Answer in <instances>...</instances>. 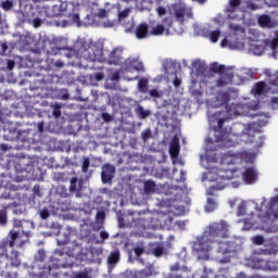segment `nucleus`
<instances>
[{
  "label": "nucleus",
  "mask_w": 278,
  "mask_h": 278,
  "mask_svg": "<svg viewBox=\"0 0 278 278\" xmlns=\"http://www.w3.org/2000/svg\"><path fill=\"white\" fill-rule=\"evenodd\" d=\"M230 227L229 222L225 219L210 223L199 240L198 253H210L214 249V244L219 245L217 251L222 255L231 253V243L225 242V240L231 238Z\"/></svg>",
  "instance_id": "1"
},
{
  "label": "nucleus",
  "mask_w": 278,
  "mask_h": 278,
  "mask_svg": "<svg viewBox=\"0 0 278 278\" xmlns=\"http://www.w3.org/2000/svg\"><path fill=\"white\" fill-rule=\"evenodd\" d=\"M230 179H233V169L225 167L219 169L215 177L216 186L208 187L207 197H216L217 190H225L227 181H230Z\"/></svg>",
  "instance_id": "2"
},
{
  "label": "nucleus",
  "mask_w": 278,
  "mask_h": 278,
  "mask_svg": "<svg viewBox=\"0 0 278 278\" xmlns=\"http://www.w3.org/2000/svg\"><path fill=\"white\" fill-rule=\"evenodd\" d=\"M223 114H225V111L215 112L213 115L210 116L211 123H216L217 121V128L214 127L215 142H223V140H225V132H223V126L228 118L223 117Z\"/></svg>",
  "instance_id": "3"
},
{
  "label": "nucleus",
  "mask_w": 278,
  "mask_h": 278,
  "mask_svg": "<svg viewBox=\"0 0 278 278\" xmlns=\"http://www.w3.org/2000/svg\"><path fill=\"white\" fill-rule=\"evenodd\" d=\"M77 51L79 55L88 62H97V60H99V55L103 53V51L97 48V46H90L88 43H83Z\"/></svg>",
  "instance_id": "4"
},
{
  "label": "nucleus",
  "mask_w": 278,
  "mask_h": 278,
  "mask_svg": "<svg viewBox=\"0 0 278 278\" xmlns=\"http://www.w3.org/2000/svg\"><path fill=\"white\" fill-rule=\"evenodd\" d=\"M58 245L61 247L60 250H55L54 253L55 255H59L62 257V255H73V251H75V248H72L71 244V235L64 233L63 238L59 237L58 240Z\"/></svg>",
  "instance_id": "5"
},
{
  "label": "nucleus",
  "mask_w": 278,
  "mask_h": 278,
  "mask_svg": "<svg viewBox=\"0 0 278 278\" xmlns=\"http://www.w3.org/2000/svg\"><path fill=\"white\" fill-rule=\"evenodd\" d=\"M9 236H10L9 247L13 249V247L17 244V247H20L21 249L25 245V242H27V240H23V236H26V238H29V232L25 233V232L11 230Z\"/></svg>",
  "instance_id": "6"
},
{
  "label": "nucleus",
  "mask_w": 278,
  "mask_h": 278,
  "mask_svg": "<svg viewBox=\"0 0 278 278\" xmlns=\"http://www.w3.org/2000/svg\"><path fill=\"white\" fill-rule=\"evenodd\" d=\"M116 173V167L114 165L105 164L102 166L101 179L102 184H110L114 179V174Z\"/></svg>",
  "instance_id": "7"
},
{
  "label": "nucleus",
  "mask_w": 278,
  "mask_h": 278,
  "mask_svg": "<svg viewBox=\"0 0 278 278\" xmlns=\"http://www.w3.org/2000/svg\"><path fill=\"white\" fill-rule=\"evenodd\" d=\"M108 62L110 65L118 66V64L123 62V49L121 48L113 49L109 54Z\"/></svg>",
  "instance_id": "8"
},
{
  "label": "nucleus",
  "mask_w": 278,
  "mask_h": 278,
  "mask_svg": "<svg viewBox=\"0 0 278 278\" xmlns=\"http://www.w3.org/2000/svg\"><path fill=\"white\" fill-rule=\"evenodd\" d=\"M172 10L176 21H178V23H184V18L186 17V5L181 3H174L172 4Z\"/></svg>",
  "instance_id": "9"
},
{
  "label": "nucleus",
  "mask_w": 278,
  "mask_h": 278,
  "mask_svg": "<svg viewBox=\"0 0 278 278\" xmlns=\"http://www.w3.org/2000/svg\"><path fill=\"white\" fill-rule=\"evenodd\" d=\"M242 178L247 184H255L257 181V170L254 167H248L243 172Z\"/></svg>",
  "instance_id": "10"
},
{
  "label": "nucleus",
  "mask_w": 278,
  "mask_h": 278,
  "mask_svg": "<svg viewBox=\"0 0 278 278\" xmlns=\"http://www.w3.org/2000/svg\"><path fill=\"white\" fill-rule=\"evenodd\" d=\"M233 79V73L223 72L219 74V78L216 80L217 88H223L231 84Z\"/></svg>",
  "instance_id": "11"
},
{
  "label": "nucleus",
  "mask_w": 278,
  "mask_h": 278,
  "mask_svg": "<svg viewBox=\"0 0 278 278\" xmlns=\"http://www.w3.org/2000/svg\"><path fill=\"white\" fill-rule=\"evenodd\" d=\"M62 266V263H60V260L51 257L48 265L43 266L45 270H48V275H53L54 277H58V273L54 270H58Z\"/></svg>",
  "instance_id": "12"
},
{
  "label": "nucleus",
  "mask_w": 278,
  "mask_h": 278,
  "mask_svg": "<svg viewBox=\"0 0 278 278\" xmlns=\"http://www.w3.org/2000/svg\"><path fill=\"white\" fill-rule=\"evenodd\" d=\"M135 36L138 40H144V38L149 37V24L141 23L137 26L135 30Z\"/></svg>",
  "instance_id": "13"
},
{
  "label": "nucleus",
  "mask_w": 278,
  "mask_h": 278,
  "mask_svg": "<svg viewBox=\"0 0 278 278\" xmlns=\"http://www.w3.org/2000/svg\"><path fill=\"white\" fill-rule=\"evenodd\" d=\"M260 27H266L267 29H273V27L277 26V23L273 21L269 15L263 14L258 17Z\"/></svg>",
  "instance_id": "14"
},
{
  "label": "nucleus",
  "mask_w": 278,
  "mask_h": 278,
  "mask_svg": "<svg viewBox=\"0 0 278 278\" xmlns=\"http://www.w3.org/2000/svg\"><path fill=\"white\" fill-rule=\"evenodd\" d=\"M218 103L220 105H225L226 111L229 112L228 105L229 101H231V93L229 91H222L216 97Z\"/></svg>",
  "instance_id": "15"
},
{
  "label": "nucleus",
  "mask_w": 278,
  "mask_h": 278,
  "mask_svg": "<svg viewBox=\"0 0 278 278\" xmlns=\"http://www.w3.org/2000/svg\"><path fill=\"white\" fill-rule=\"evenodd\" d=\"M173 212L162 213L159 215V220L164 227H173Z\"/></svg>",
  "instance_id": "16"
},
{
  "label": "nucleus",
  "mask_w": 278,
  "mask_h": 278,
  "mask_svg": "<svg viewBox=\"0 0 278 278\" xmlns=\"http://www.w3.org/2000/svg\"><path fill=\"white\" fill-rule=\"evenodd\" d=\"M179 139H173L169 146L170 157H179Z\"/></svg>",
  "instance_id": "17"
},
{
  "label": "nucleus",
  "mask_w": 278,
  "mask_h": 278,
  "mask_svg": "<svg viewBox=\"0 0 278 278\" xmlns=\"http://www.w3.org/2000/svg\"><path fill=\"white\" fill-rule=\"evenodd\" d=\"M264 92H266V83L264 81L256 83L252 88L253 94H264Z\"/></svg>",
  "instance_id": "18"
},
{
  "label": "nucleus",
  "mask_w": 278,
  "mask_h": 278,
  "mask_svg": "<svg viewBox=\"0 0 278 278\" xmlns=\"http://www.w3.org/2000/svg\"><path fill=\"white\" fill-rule=\"evenodd\" d=\"M143 190H144L146 194H153L156 190L155 181L147 180L143 184Z\"/></svg>",
  "instance_id": "19"
},
{
  "label": "nucleus",
  "mask_w": 278,
  "mask_h": 278,
  "mask_svg": "<svg viewBox=\"0 0 278 278\" xmlns=\"http://www.w3.org/2000/svg\"><path fill=\"white\" fill-rule=\"evenodd\" d=\"M70 192H81V182H79L77 177L71 179Z\"/></svg>",
  "instance_id": "20"
},
{
  "label": "nucleus",
  "mask_w": 278,
  "mask_h": 278,
  "mask_svg": "<svg viewBox=\"0 0 278 278\" xmlns=\"http://www.w3.org/2000/svg\"><path fill=\"white\" fill-rule=\"evenodd\" d=\"M121 260V252H118V250L111 252V254L108 257V264H110L111 266H114V264H118Z\"/></svg>",
  "instance_id": "21"
},
{
  "label": "nucleus",
  "mask_w": 278,
  "mask_h": 278,
  "mask_svg": "<svg viewBox=\"0 0 278 278\" xmlns=\"http://www.w3.org/2000/svg\"><path fill=\"white\" fill-rule=\"evenodd\" d=\"M218 207V203H216V199L214 198H207L206 200V205H205V211L208 213H212Z\"/></svg>",
  "instance_id": "22"
},
{
  "label": "nucleus",
  "mask_w": 278,
  "mask_h": 278,
  "mask_svg": "<svg viewBox=\"0 0 278 278\" xmlns=\"http://www.w3.org/2000/svg\"><path fill=\"white\" fill-rule=\"evenodd\" d=\"M138 89L143 93L149 92V80L147 78L139 79Z\"/></svg>",
  "instance_id": "23"
},
{
  "label": "nucleus",
  "mask_w": 278,
  "mask_h": 278,
  "mask_svg": "<svg viewBox=\"0 0 278 278\" xmlns=\"http://www.w3.org/2000/svg\"><path fill=\"white\" fill-rule=\"evenodd\" d=\"M153 276V269L151 267H147L144 269H141L137 274V278H149Z\"/></svg>",
  "instance_id": "24"
},
{
  "label": "nucleus",
  "mask_w": 278,
  "mask_h": 278,
  "mask_svg": "<svg viewBox=\"0 0 278 278\" xmlns=\"http://www.w3.org/2000/svg\"><path fill=\"white\" fill-rule=\"evenodd\" d=\"M210 71H212L213 73H218V75H222L223 73L227 72L225 70V65H220L218 63L211 64Z\"/></svg>",
  "instance_id": "25"
},
{
  "label": "nucleus",
  "mask_w": 278,
  "mask_h": 278,
  "mask_svg": "<svg viewBox=\"0 0 278 278\" xmlns=\"http://www.w3.org/2000/svg\"><path fill=\"white\" fill-rule=\"evenodd\" d=\"M165 27L162 24L156 25L152 30L150 31L151 36H162L165 31Z\"/></svg>",
  "instance_id": "26"
},
{
  "label": "nucleus",
  "mask_w": 278,
  "mask_h": 278,
  "mask_svg": "<svg viewBox=\"0 0 278 278\" xmlns=\"http://www.w3.org/2000/svg\"><path fill=\"white\" fill-rule=\"evenodd\" d=\"M233 164V155L224 154L222 157V166H231Z\"/></svg>",
  "instance_id": "27"
},
{
  "label": "nucleus",
  "mask_w": 278,
  "mask_h": 278,
  "mask_svg": "<svg viewBox=\"0 0 278 278\" xmlns=\"http://www.w3.org/2000/svg\"><path fill=\"white\" fill-rule=\"evenodd\" d=\"M165 253L166 250H164V247L160 244L152 250V254L154 257H162V255H164Z\"/></svg>",
  "instance_id": "28"
},
{
  "label": "nucleus",
  "mask_w": 278,
  "mask_h": 278,
  "mask_svg": "<svg viewBox=\"0 0 278 278\" xmlns=\"http://www.w3.org/2000/svg\"><path fill=\"white\" fill-rule=\"evenodd\" d=\"M195 72L198 75L203 76L205 73H207V65L203 63H199L195 65Z\"/></svg>",
  "instance_id": "29"
},
{
  "label": "nucleus",
  "mask_w": 278,
  "mask_h": 278,
  "mask_svg": "<svg viewBox=\"0 0 278 278\" xmlns=\"http://www.w3.org/2000/svg\"><path fill=\"white\" fill-rule=\"evenodd\" d=\"M137 112L139 114V118L141 119H144V118H148V116H151V111L144 110V108L142 106H139Z\"/></svg>",
  "instance_id": "30"
},
{
  "label": "nucleus",
  "mask_w": 278,
  "mask_h": 278,
  "mask_svg": "<svg viewBox=\"0 0 278 278\" xmlns=\"http://www.w3.org/2000/svg\"><path fill=\"white\" fill-rule=\"evenodd\" d=\"M62 104L60 103H55L53 105V111H52V114L54 116V118H60L62 116Z\"/></svg>",
  "instance_id": "31"
},
{
  "label": "nucleus",
  "mask_w": 278,
  "mask_h": 278,
  "mask_svg": "<svg viewBox=\"0 0 278 278\" xmlns=\"http://www.w3.org/2000/svg\"><path fill=\"white\" fill-rule=\"evenodd\" d=\"M46 257H47V252H45L43 249L38 250V252L35 255V260L37 262H45Z\"/></svg>",
  "instance_id": "32"
},
{
  "label": "nucleus",
  "mask_w": 278,
  "mask_h": 278,
  "mask_svg": "<svg viewBox=\"0 0 278 278\" xmlns=\"http://www.w3.org/2000/svg\"><path fill=\"white\" fill-rule=\"evenodd\" d=\"M229 3H230L231 9H229L228 12H231L233 14V12H236V8H240V4L242 3V1L241 0H230Z\"/></svg>",
  "instance_id": "33"
},
{
  "label": "nucleus",
  "mask_w": 278,
  "mask_h": 278,
  "mask_svg": "<svg viewBox=\"0 0 278 278\" xmlns=\"http://www.w3.org/2000/svg\"><path fill=\"white\" fill-rule=\"evenodd\" d=\"M218 38H220V30H213L210 33L211 42H218Z\"/></svg>",
  "instance_id": "34"
},
{
  "label": "nucleus",
  "mask_w": 278,
  "mask_h": 278,
  "mask_svg": "<svg viewBox=\"0 0 278 278\" xmlns=\"http://www.w3.org/2000/svg\"><path fill=\"white\" fill-rule=\"evenodd\" d=\"M90 168V159L88 156H84L81 170L83 173H88V169Z\"/></svg>",
  "instance_id": "35"
},
{
  "label": "nucleus",
  "mask_w": 278,
  "mask_h": 278,
  "mask_svg": "<svg viewBox=\"0 0 278 278\" xmlns=\"http://www.w3.org/2000/svg\"><path fill=\"white\" fill-rule=\"evenodd\" d=\"M247 214V204L240 203L237 208V216H245Z\"/></svg>",
  "instance_id": "36"
},
{
  "label": "nucleus",
  "mask_w": 278,
  "mask_h": 278,
  "mask_svg": "<svg viewBox=\"0 0 278 278\" xmlns=\"http://www.w3.org/2000/svg\"><path fill=\"white\" fill-rule=\"evenodd\" d=\"M132 68L134 71H137L138 73H144V65L142 64V62H134L132 63Z\"/></svg>",
  "instance_id": "37"
},
{
  "label": "nucleus",
  "mask_w": 278,
  "mask_h": 278,
  "mask_svg": "<svg viewBox=\"0 0 278 278\" xmlns=\"http://www.w3.org/2000/svg\"><path fill=\"white\" fill-rule=\"evenodd\" d=\"M0 225H8V211H0Z\"/></svg>",
  "instance_id": "38"
},
{
  "label": "nucleus",
  "mask_w": 278,
  "mask_h": 278,
  "mask_svg": "<svg viewBox=\"0 0 278 278\" xmlns=\"http://www.w3.org/2000/svg\"><path fill=\"white\" fill-rule=\"evenodd\" d=\"M130 12H131V9H124L123 11H121L118 13V20L119 21H125V18H127V16H129Z\"/></svg>",
  "instance_id": "39"
},
{
  "label": "nucleus",
  "mask_w": 278,
  "mask_h": 278,
  "mask_svg": "<svg viewBox=\"0 0 278 278\" xmlns=\"http://www.w3.org/2000/svg\"><path fill=\"white\" fill-rule=\"evenodd\" d=\"M149 94H150V97H152V99H162V97H163L162 91H157V89H151L149 91Z\"/></svg>",
  "instance_id": "40"
},
{
  "label": "nucleus",
  "mask_w": 278,
  "mask_h": 278,
  "mask_svg": "<svg viewBox=\"0 0 278 278\" xmlns=\"http://www.w3.org/2000/svg\"><path fill=\"white\" fill-rule=\"evenodd\" d=\"M39 216H40V218H42V220H47V218H49V216H51V213L49 212V210L43 208L39 212Z\"/></svg>",
  "instance_id": "41"
},
{
  "label": "nucleus",
  "mask_w": 278,
  "mask_h": 278,
  "mask_svg": "<svg viewBox=\"0 0 278 278\" xmlns=\"http://www.w3.org/2000/svg\"><path fill=\"white\" fill-rule=\"evenodd\" d=\"M11 266H14L15 268H18V266H21V258H18L17 254H15V257L11 258Z\"/></svg>",
  "instance_id": "42"
},
{
  "label": "nucleus",
  "mask_w": 278,
  "mask_h": 278,
  "mask_svg": "<svg viewBox=\"0 0 278 278\" xmlns=\"http://www.w3.org/2000/svg\"><path fill=\"white\" fill-rule=\"evenodd\" d=\"M141 138H142L143 142H147V140H149V138H151V129H146L141 134Z\"/></svg>",
  "instance_id": "43"
},
{
  "label": "nucleus",
  "mask_w": 278,
  "mask_h": 278,
  "mask_svg": "<svg viewBox=\"0 0 278 278\" xmlns=\"http://www.w3.org/2000/svg\"><path fill=\"white\" fill-rule=\"evenodd\" d=\"M254 244L262 245L264 244V237L263 236H255L253 237Z\"/></svg>",
  "instance_id": "44"
},
{
  "label": "nucleus",
  "mask_w": 278,
  "mask_h": 278,
  "mask_svg": "<svg viewBox=\"0 0 278 278\" xmlns=\"http://www.w3.org/2000/svg\"><path fill=\"white\" fill-rule=\"evenodd\" d=\"M50 229H53L55 233H60V229H62V226L58 222H54L50 225Z\"/></svg>",
  "instance_id": "45"
},
{
  "label": "nucleus",
  "mask_w": 278,
  "mask_h": 278,
  "mask_svg": "<svg viewBox=\"0 0 278 278\" xmlns=\"http://www.w3.org/2000/svg\"><path fill=\"white\" fill-rule=\"evenodd\" d=\"M278 48V30L275 31V38L271 40V49Z\"/></svg>",
  "instance_id": "46"
},
{
  "label": "nucleus",
  "mask_w": 278,
  "mask_h": 278,
  "mask_svg": "<svg viewBox=\"0 0 278 278\" xmlns=\"http://www.w3.org/2000/svg\"><path fill=\"white\" fill-rule=\"evenodd\" d=\"M12 5L13 3L10 0H5L4 2H2L3 10H12Z\"/></svg>",
  "instance_id": "47"
},
{
  "label": "nucleus",
  "mask_w": 278,
  "mask_h": 278,
  "mask_svg": "<svg viewBox=\"0 0 278 278\" xmlns=\"http://www.w3.org/2000/svg\"><path fill=\"white\" fill-rule=\"evenodd\" d=\"M265 4L268 5L269 8H277L278 0H265Z\"/></svg>",
  "instance_id": "48"
},
{
  "label": "nucleus",
  "mask_w": 278,
  "mask_h": 278,
  "mask_svg": "<svg viewBox=\"0 0 278 278\" xmlns=\"http://www.w3.org/2000/svg\"><path fill=\"white\" fill-rule=\"evenodd\" d=\"M98 18H108V11L105 9H100L98 12Z\"/></svg>",
  "instance_id": "49"
},
{
  "label": "nucleus",
  "mask_w": 278,
  "mask_h": 278,
  "mask_svg": "<svg viewBox=\"0 0 278 278\" xmlns=\"http://www.w3.org/2000/svg\"><path fill=\"white\" fill-rule=\"evenodd\" d=\"M247 8H248V10H252V11L260 10V5H257L253 2H248Z\"/></svg>",
  "instance_id": "50"
},
{
  "label": "nucleus",
  "mask_w": 278,
  "mask_h": 278,
  "mask_svg": "<svg viewBox=\"0 0 278 278\" xmlns=\"http://www.w3.org/2000/svg\"><path fill=\"white\" fill-rule=\"evenodd\" d=\"M97 220H105V212L100 211L96 215Z\"/></svg>",
  "instance_id": "51"
},
{
  "label": "nucleus",
  "mask_w": 278,
  "mask_h": 278,
  "mask_svg": "<svg viewBox=\"0 0 278 278\" xmlns=\"http://www.w3.org/2000/svg\"><path fill=\"white\" fill-rule=\"evenodd\" d=\"M142 253H144V248H140V247L135 248V255L137 257H140V255H142Z\"/></svg>",
  "instance_id": "52"
},
{
  "label": "nucleus",
  "mask_w": 278,
  "mask_h": 278,
  "mask_svg": "<svg viewBox=\"0 0 278 278\" xmlns=\"http://www.w3.org/2000/svg\"><path fill=\"white\" fill-rule=\"evenodd\" d=\"M156 12H157L159 16H164V15L166 14V8H164V7H159V8L156 9Z\"/></svg>",
  "instance_id": "53"
},
{
  "label": "nucleus",
  "mask_w": 278,
  "mask_h": 278,
  "mask_svg": "<svg viewBox=\"0 0 278 278\" xmlns=\"http://www.w3.org/2000/svg\"><path fill=\"white\" fill-rule=\"evenodd\" d=\"M62 50V48H51V51H49L50 55H58L60 53V51Z\"/></svg>",
  "instance_id": "54"
},
{
  "label": "nucleus",
  "mask_w": 278,
  "mask_h": 278,
  "mask_svg": "<svg viewBox=\"0 0 278 278\" xmlns=\"http://www.w3.org/2000/svg\"><path fill=\"white\" fill-rule=\"evenodd\" d=\"M102 118L105 123H110L112 121V115H110V113H102Z\"/></svg>",
  "instance_id": "55"
},
{
  "label": "nucleus",
  "mask_w": 278,
  "mask_h": 278,
  "mask_svg": "<svg viewBox=\"0 0 278 278\" xmlns=\"http://www.w3.org/2000/svg\"><path fill=\"white\" fill-rule=\"evenodd\" d=\"M254 49H256V50H254V53L256 55H262V53H264V47H262V46L254 47Z\"/></svg>",
  "instance_id": "56"
},
{
  "label": "nucleus",
  "mask_w": 278,
  "mask_h": 278,
  "mask_svg": "<svg viewBox=\"0 0 278 278\" xmlns=\"http://www.w3.org/2000/svg\"><path fill=\"white\" fill-rule=\"evenodd\" d=\"M7 51H8V43H0L1 55L5 54Z\"/></svg>",
  "instance_id": "57"
},
{
  "label": "nucleus",
  "mask_w": 278,
  "mask_h": 278,
  "mask_svg": "<svg viewBox=\"0 0 278 278\" xmlns=\"http://www.w3.org/2000/svg\"><path fill=\"white\" fill-rule=\"evenodd\" d=\"M72 21H73V23H76V25H79V14H77V13H74L73 15H72Z\"/></svg>",
  "instance_id": "58"
},
{
  "label": "nucleus",
  "mask_w": 278,
  "mask_h": 278,
  "mask_svg": "<svg viewBox=\"0 0 278 278\" xmlns=\"http://www.w3.org/2000/svg\"><path fill=\"white\" fill-rule=\"evenodd\" d=\"M33 25H34V27H40V25H42V20L36 17V18L33 21Z\"/></svg>",
  "instance_id": "59"
},
{
  "label": "nucleus",
  "mask_w": 278,
  "mask_h": 278,
  "mask_svg": "<svg viewBox=\"0 0 278 278\" xmlns=\"http://www.w3.org/2000/svg\"><path fill=\"white\" fill-rule=\"evenodd\" d=\"M15 65H16V63H14L13 60H9V61H8L7 66H8V70H9V71H13Z\"/></svg>",
  "instance_id": "60"
},
{
  "label": "nucleus",
  "mask_w": 278,
  "mask_h": 278,
  "mask_svg": "<svg viewBox=\"0 0 278 278\" xmlns=\"http://www.w3.org/2000/svg\"><path fill=\"white\" fill-rule=\"evenodd\" d=\"M100 238L101 240H108V238H110V233H108V231H101Z\"/></svg>",
  "instance_id": "61"
},
{
  "label": "nucleus",
  "mask_w": 278,
  "mask_h": 278,
  "mask_svg": "<svg viewBox=\"0 0 278 278\" xmlns=\"http://www.w3.org/2000/svg\"><path fill=\"white\" fill-rule=\"evenodd\" d=\"M180 268H181V266H179V263H176L170 266L172 273H175V271L179 270Z\"/></svg>",
  "instance_id": "62"
},
{
  "label": "nucleus",
  "mask_w": 278,
  "mask_h": 278,
  "mask_svg": "<svg viewBox=\"0 0 278 278\" xmlns=\"http://www.w3.org/2000/svg\"><path fill=\"white\" fill-rule=\"evenodd\" d=\"M103 77H104L103 73H96L94 75V78L97 81L103 80Z\"/></svg>",
  "instance_id": "63"
},
{
  "label": "nucleus",
  "mask_w": 278,
  "mask_h": 278,
  "mask_svg": "<svg viewBox=\"0 0 278 278\" xmlns=\"http://www.w3.org/2000/svg\"><path fill=\"white\" fill-rule=\"evenodd\" d=\"M269 86H274V88H278V81L277 78L269 80Z\"/></svg>",
  "instance_id": "64"
}]
</instances>
